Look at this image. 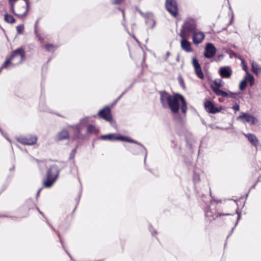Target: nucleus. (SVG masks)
Returning a JSON list of instances; mask_svg holds the SVG:
<instances>
[{"label":"nucleus","mask_w":261,"mask_h":261,"mask_svg":"<svg viewBox=\"0 0 261 261\" xmlns=\"http://www.w3.org/2000/svg\"><path fill=\"white\" fill-rule=\"evenodd\" d=\"M159 94L160 102L163 108H169L172 114H178L180 101L181 112L184 114H186L187 110V102L182 95L179 93L171 95L165 90L159 91Z\"/></svg>","instance_id":"1"},{"label":"nucleus","mask_w":261,"mask_h":261,"mask_svg":"<svg viewBox=\"0 0 261 261\" xmlns=\"http://www.w3.org/2000/svg\"><path fill=\"white\" fill-rule=\"evenodd\" d=\"M196 25L193 18H189L185 20L180 30V37L190 36L191 34L196 31Z\"/></svg>","instance_id":"2"},{"label":"nucleus","mask_w":261,"mask_h":261,"mask_svg":"<svg viewBox=\"0 0 261 261\" xmlns=\"http://www.w3.org/2000/svg\"><path fill=\"white\" fill-rule=\"evenodd\" d=\"M59 173V169L58 166H51L47 172L46 179L43 182L44 186L46 188L50 187L57 179Z\"/></svg>","instance_id":"3"},{"label":"nucleus","mask_w":261,"mask_h":261,"mask_svg":"<svg viewBox=\"0 0 261 261\" xmlns=\"http://www.w3.org/2000/svg\"><path fill=\"white\" fill-rule=\"evenodd\" d=\"M17 56L20 57V59L17 64L21 63L22 61L25 59V51L22 48H19L14 50L12 53L11 56L7 59L5 63L2 66L1 68L2 69L7 68L9 65H15V64L12 63L11 61L13 60L14 58Z\"/></svg>","instance_id":"4"},{"label":"nucleus","mask_w":261,"mask_h":261,"mask_svg":"<svg viewBox=\"0 0 261 261\" xmlns=\"http://www.w3.org/2000/svg\"><path fill=\"white\" fill-rule=\"evenodd\" d=\"M223 81L221 79H216L213 81V84L211 85V88L214 93L218 96H225L227 95L226 91L220 89L223 86Z\"/></svg>","instance_id":"5"},{"label":"nucleus","mask_w":261,"mask_h":261,"mask_svg":"<svg viewBox=\"0 0 261 261\" xmlns=\"http://www.w3.org/2000/svg\"><path fill=\"white\" fill-rule=\"evenodd\" d=\"M166 8L173 17L177 16L178 8L175 0H166Z\"/></svg>","instance_id":"6"},{"label":"nucleus","mask_w":261,"mask_h":261,"mask_svg":"<svg viewBox=\"0 0 261 261\" xmlns=\"http://www.w3.org/2000/svg\"><path fill=\"white\" fill-rule=\"evenodd\" d=\"M127 142L133 143H135V144L138 145V146L136 148H133L132 149V151L133 153H134V154H138L140 152L144 153V154H145L144 162L145 163L146 157H147V150H146V148H145V147L143 145H142L141 143L138 142L137 141H136L135 140L129 138H128Z\"/></svg>","instance_id":"7"},{"label":"nucleus","mask_w":261,"mask_h":261,"mask_svg":"<svg viewBox=\"0 0 261 261\" xmlns=\"http://www.w3.org/2000/svg\"><path fill=\"white\" fill-rule=\"evenodd\" d=\"M18 141L23 145H32L36 143L37 137L36 136L30 135L27 137L19 138H18Z\"/></svg>","instance_id":"8"},{"label":"nucleus","mask_w":261,"mask_h":261,"mask_svg":"<svg viewBox=\"0 0 261 261\" xmlns=\"http://www.w3.org/2000/svg\"><path fill=\"white\" fill-rule=\"evenodd\" d=\"M98 115L100 117L108 122H111L113 120L111 114V109L108 106H106L103 109L100 110L98 112Z\"/></svg>","instance_id":"9"},{"label":"nucleus","mask_w":261,"mask_h":261,"mask_svg":"<svg viewBox=\"0 0 261 261\" xmlns=\"http://www.w3.org/2000/svg\"><path fill=\"white\" fill-rule=\"evenodd\" d=\"M238 119L242 120L244 122H247L250 125L255 124L257 122V119L254 116L245 113H242Z\"/></svg>","instance_id":"10"},{"label":"nucleus","mask_w":261,"mask_h":261,"mask_svg":"<svg viewBox=\"0 0 261 261\" xmlns=\"http://www.w3.org/2000/svg\"><path fill=\"white\" fill-rule=\"evenodd\" d=\"M216 51L214 45L211 43H208L205 46L204 56L206 58H212L215 55Z\"/></svg>","instance_id":"11"},{"label":"nucleus","mask_w":261,"mask_h":261,"mask_svg":"<svg viewBox=\"0 0 261 261\" xmlns=\"http://www.w3.org/2000/svg\"><path fill=\"white\" fill-rule=\"evenodd\" d=\"M69 127L70 128L71 132L73 134V139H82L83 138V135L81 134L83 128L80 126V124L70 125L69 126Z\"/></svg>","instance_id":"12"},{"label":"nucleus","mask_w":261,"mask_h":261,"mask_svg":"<svg viewBox=\"0 0 261 261\" xmlns=\"http://www.w3.org/2000/svg\"><path fill=\"white\" fill-rule=\"evenodd\" d=\"M181 38V40L180 41V45L181 48L187 53H190L192 51L193 49L191 47V43L187 40V39L190 37L189 36L185 37H180Z\"/></svg>","instance_id":"13"},{"label":"nucleus","mask_w":261,"mask_h":261,"mask_svg":"<svg viewBox=\"0 0 261 261\" xmlns=\"http://www.w3.org/2000/svg\"><path fill=\"white\" fill-rule=\"evenodd\" d=\"M192 64L194 67L196 75L199 79L203 80L204 79V75L198 61L196 58H193L192 59Z\"/></svg>","instance_id":"14"},{"label":"nucleus","mask_w":261,"mask_h":261,"mask_svg":"<svg viewBox=\"0 0 261 261\" xmlns=\"http://www.w3.org/2000/svg\"><path fill=\"white\" fill-rule=\"evenodd\" d=\"M204 107L206 111L210 113L215 114L221 111V109L216 107L211 101L205 102Z\"/></svg>","instance_id":"15"},{"label":"nucleus","mask_w":261,"mask_h":261,"mask_svg":"<svg viewBox=\"0 0 261 261\" xmlns=\"http://www.w3.org/2000/svg\"><path fill=\"white\" fill-rule=\"evenodd\" d=\"M205 216L209 221H212L218 217V213L215 210L212 211L210 207H207L204 210Z\"/></svg>","instance_id":"16"},{"label":"nucleus","mask_w":261,"mask_h":261,"mask_svg":"<svg viewBox=\"0 0 261 261\" xmlns=\"http://www.w3.org/2000/svg\"><path fill=\"white\" fill-rule=\"evenodd\" d=\"M219 73L222 78H229L232 74V71L228 66L222 67L219 69Z\"/></svg>","instance_id":"17"},{"label":"nucleus","mask_w":261,"mask_h":261,"mask_svg":"<svg viewBox=\"0 0 261 261\" xmlns=\"http://www.w3.org/2000/svg\"><path fill=\"white\" fill-rule=\"evenodd\" d=\"M193 34V42L195 44L200 43L205 37L204 33L202 32H196V31Z\"/></svg>","instance_id":"18"},{"label":"nucleus","mask_w":261,"mask_h":261,"mask_svg":"<svg viewBox=\"0 0 261 261\" xmlns=\"http://www.w3.org/2000/svg\"><path fill=\"white\" fill-rule=\"evenodd\" d=\"M69 137V132L65 129L59 132L56 137V140L59 141L68 139Z\"/></svg>","instance_id":"19"},{"label":"nucleus","mask_w":261,"mask_h":261,"mask_svg":"<svg viewBox=\"0 0 261 261\" xmlns=\"http://www.w3.org/2000/svg\"><path fill=\"white\" fill-rule=\"evenodd\" d=\"M248 141L254 146L257 147L258 145V140L255 135L252 134H244Z\"/></svg>","instance_id":"20"},{"label":"nucleus","mask_w":261,"mask_h":261,"mask_svg":"<svg viewBox=\"0 0 261 261\" xmlns=\"http://www.w3.org/2000/svg\"><path fill=\"white\" fill-rule=\"evenodd\" d=\"M137 11L140 13V14L146 19V22L147 23L149 20L153 19V14L151 12H146L145 13H143L140 9L136 8Z\"/></svg>","instance_id":"21"},{"label":"nucleus","mask_w":261,"mask_h":261,"mask_svg":"<svg viewBox=\"0 0 261 261\" xmlns=\"http://www.w3.org/2000/svg\"><path fill=\"white\" fill-rule=\"evenodd\" d=\"M18 0H8V3L10 6V11L13 13L15 15L19 17V15L15 12V4Z\"/></svg>","instance_id":"22"},{"label":"nucleus","mask_w":261,"mask_h":261,"mask_svg":"<svg viewBox=\"0 0 261 261\" xmlns=\"http://www.w3.org/2000/svg\"><path fill=\"white\" fill-rule=\"evenodd\" d=\"M46 222H47V223L48 224V225H49V226H50V227H51V228H52V229H53L55 232H56L57 233L58 236L59 238H60V242L61 243V244H62V246H63V247L64 249L65 250V251H66V253L68 254V255L70 256V257H71V256H70V254L69 253V252H68V251H67V250H66V248H65V247H64V244H63V240H62V239H61V236H60V234L59 232L58 231L56 230H55V229L53 227V226L50 224H49V223L48 222V221H47V220L46 219Z\"/></svg>","instance_id":"23"},{"label":"nucleus","mask_w":261,"mask_h":261,"mask_svg":"<svg viewBox=\"0 0 261 261\" xmlns=\"http://www.w3.org/2000/svg\"><path fill=\"white\" fill-rule=\"evenodd\" d=\"M5 20L10 23H13L15 22V19L11 15L6 13L4 16Z\"/></svg>","instance_id":"24"},{"label":"nucleus","mask_w":261,"mask_h":261,"mask_svg":"<svg viewBox=\"0 0 261 261\" xmlns=\"http://www.w3.org/2000/svg\"><path fill=\"white\" fill-rule=\"evenodd\" d=\"M245 78H246L247 82L248 81L249 83L251 86L254 84V78L252 74L249 73L248 72H247V74L245 76Z\"/></svg>","instance_id":"25"},{"label":"nucleus","mask_w":261,"mask_h":261,"mask_svg":"<svg viewBox=\"0 0 261 261\" xmlns=\"http://www.w3.org/2000/svg\"><path fill=\"white\" fill-rule=\"evenodd\" d=\"M98 132L97 129L95 126L90 124L87 126V133L89 134H97Z\"/></svg>","instance_id":"26"},{"label":"nucleus","mask_w":261,"mask_h":261,"mask_svg":"<svg viewBox=\"0 0 261 261\" xmlns=\"http://www.w3.org/2000/svg\"><path fill=\"white\" fill-rule=\"evenodd\" d=\"M116 136H115V135L114 134H110L108 135H102L100 137V138L103 140H115V138Z\"/></svg>","instance_id":"27"},{"label":"nucleus","mask_w":261,"mask_h":261,"mask_svg":"<svg viewBox=\"0 0 261 261\" xmlns=\"http://www.w3.org/2000/svg\"><path fill=\"white\" fill-rule=\"evenodd\" d=\"M38 21H39V20H37L36 21V23L35 24V33L36 36L37 37L38 40L40 42H42L43 41L44 39L43 38L41 37L40 34H39L37 31V24H38Z\"/></svg>","instance_id":"28"},{"label":"nucleus","mask_w":261,"mask_h":261,"mask_svg":"<svg viewBox=\"0 0 261 261\" xmlns=\"http://www.w3.org/2000/svg\"><path fill=\"white\" fill-rule=\"evenodd\" d=\"M25 3L26 7H25V10L24 12L22 14H21L19 15V17H23L27 15L29 10V0H23Z\"/></svg>","instance_id":"29"},{"label":"nucleus","mask_w":261,"mask_h":261,"mask_svg":"<svg viewBox=\"0 0 261 261\" xmlns=\"http://www.w3.org/2000/svg\"><path fill=\"white\" fill-rule=\"evenodd\" d=\"M44 47L45 49L49 52H53L56 48L54 45L52 44H46L45 45Z\"/></svg>","instance_id":"30"},{"label":"nucleus","mask_w":261,"mask_h":261,"mask_svg":"<svg viewBox=\"0 0 261 261\" xmlns=\"http://www.w3.org/2000/svg\"><path fill=\"white\" fill-rule=\"evenodd\" d=\"M88 117H85L82 119L78 124H80V126L82 127V128H83L84 126H86L88 124Z\"/></svg>","instance_id":"31"},{"label":"nucleus","mask_w":261,"mask_h":261,"mask_svg":"<svg viewBox=\"0 0 261 261\" xmlns=\"http://www.w3.org/2000/svg\"><path fill=\"white\" fill-rule=\"evenodd\" d=\"M247 86V81L246 78H244V79L241 81L240 84L239 88L240 90H243L246 88Z\"/></svg>","instance_id":"32"},{"label":"nucleus","mask_w":261,"mask_h":261,"mask_svg":"<svg viewBox=\"0 0 261 261\" xmlns=\"http://www.w3.org/2000/svg\"><path fill=\"white\" fill-rule=\"evenodd\" d=\"M251 68L252 71L253 73H254L256 74H258L259 68L258 67V65L256 63L253 62L251 65Z\"/></svg>","instance_id":"33"},{"label":"nucleus","mask_w":261,"mask_h":261,"mask_svg":"<svg viewBox=\"0 0 261 261\" xmlns=\"http://www.w3.org/2000/svg\"><path fill=\"white\" fill-rule=\"evenodd\" d=\"M237 214H238L237 221L236 223L234 226L231 229V231H230L229 234L227 236V238H228L232 234V232H233L235 227L236 226V225H237V224L238 223V221L240 220V219L241 218V214L240 213L239 214L238 212H237Z\"/></svg>","instance_id":"34"},{"label":"nucleus","mask_w":261,"mask_h":261,"mask_svg":"<svg viewBox=\"0 0 261 261\" xmlns=\"http://www.w3.org/2000/svg\"><path fill=\"white\" fill-rule=\"evenodd\" d=\"M226 93L227 94V95L225 96H221L222 97H230V98H236V93H233L231 91H228V92H226Z\"/></svg>","instance_id":"35"},{"label":"nucleus","mask_w":261,"mask_h":261,"mask_svg":"<svg viewBox=\"0 0 261 261\" xmlns=\"http://www.w3.org/2000/svg\"><path fill=\"white\" fill-rule=\"evenodd\" d=\"M76 150H77V147L72 150V151H71L70 154V156H69L70 160H72L74 158L75 153L76 152Z\"/></svg>","instance_id":"36"},{"label":"nucleus","mask_w":261,"mask_h":261,"mask_svg":"<svg viewBox=\"0 0 261 261\" xmlns=\"http://www.w3.org/2000/svg\"><path fill=\"white\" fill-rule=\"evenodd\" d=\"M17 34H20L22 33L23 30H24V26L23 24H20L18 25L17 27Z\"/></svg>","instance_id":"37"},{"label":"nucleus","mask_w":261,"mask_h":261,"mask_svg":"<svg viewBox=\"0 0 261 261\" xmlns=\"http://www.w3.org/2000/svg\"><path fill=\"white\" fill-rule=\"evenodd\" d=\"M128 137H124V136H116V137L115 138V140H121V141H126V142L128 141Z\"/></svg>","instance_id":"38"},{"label":"nucleus","mask_w":261,"mask_h":261,"mask_svg":"<svg viewBox=\"0 0 261 261\" xmlns=\"http://www.w3.org/2000/svg\"><path fill=\"white\" fill-rule=\"evenodd\" d=\"M193 180L195 182H198L200 180V176L198 174H195L193 176Z\"/></svg>","instance_id":"39"},{"label":"nucleus","mask_w":261,"mask_h":261,"mask_svg":"<svg viewBox=\"0 0 261 261\" xmlns=\"http://www.w3.org/2000/svg\"><path fill=\"white\" fill-rule=\"evenodd\" d=\"M232 109H233V110L235 111V112H237V111H239V110H240V106L239 105L236 103L232 107Z\"/></svg>","instance_id":"40"},{"label":"nucleus","mask_w":261,"mask_h":261,"mask_svg":"<svg viewBox=\"0 0 261 261\" xmlns=\"http://www.w3.org/2000/svg\"><path fill=\"white\" fill-rule=\"evenodd\" d=\"M133 86V84L130 86V87L129 88H128L127 89H125L120 95L118 97V99H120L123 95L125 94V93L128 91V90L130 88L132 87Z\"/></svg>","instance_id":"41"},{"label":"nucleus","mask_w":261,"mask_h":261,"mask_svg":"<svg viewBox=\"0 0 261 261\" xmlns=\"http://www.w3.org/2000/svg\"><path fill=\"white\" fill-rule=\"evenodd\" d=\"M242 63L243 64V69L247 73V72H248V68L246 64H245L244 61H242Z\"/></svg>","instance_id":"42"},{"label":"nucleus","mask_w":261,"mask_h":261,"mask_svg":"<svg viewBox=\"0 0 261 261\" xmlns=\"http://www.w3.org/2000/svg\"><path fill=\"white\" fill-rule=\"evenodd\" d=\"M123 1V0H114L113 3L116 5H120L122 3Z\"/></svg>","instance_id":"43"},{"label":"nucleus","mask_w":261,"mask_h":261,"mask_svg":"<svg viewBox=\"0 0 261 261\" xmlns=\"http://www.w3.org/2000/svg\"><path fill=\"white\" fill-rule=\"evenodd\" d=\"M228 53L229 54V56L230 58H232L233 56L236 55V53L232 50H229Z\"/></svg>","instance_id":"44"},{"label":"nucleus","mask_w":261,"mask_h":261,"mask_svg":"<svg viewBox=\"0 0 261 261\" xmlns=\"http://www.w3.org/2000/svg\"><path fill=\"white\" fill-rule=\"evenodd\" d=\"M218 217L223 216H229L231 214L229 213H218Z\"/></svg>","instance_id":"45"},{"label":"nucleus","mask_w":261,"mask_h":261,"mask_svg":"<svg viewBox=\"0 0 261 261\" xmlns=\"http://www.w3.org/2000/svg\"><path fill=\"white\" fill-rule=\"evenodd\" d=\"M179 83H180V85L181 86H182V87L185 86L184 82V80L182 79H180Z\"/></svg>","instance_id":"46"},{"label":"nucleus","mask_w":261,"mask_h":261,"mask_svg":"<svg viewBox=\"0 0 261 261\" xmlns=\"http://www.w3.org/2000/svg\"><path fill=\"white\" fill-rule=\"evenodd\" d=\"M256 186V184H254L253 186H252V187H251V188L250 189V190H249L248 193L246 194V196H248V194H249V193L250 192V190L252 189H254Z\"/></svg>","instance_id":"47"},{"label":"nucleus","mask_w":261,"mask_h":261,"mask_svg":"<svg viewBox=\"0 0 261 261\" xmlns=\"http://www.w3.org/2000/svg\"><path fill=\"white\" fill-rule=\"evenodd\" d=\"M37 210L38 211L39 213H40V214H41L43 217H44V216L43 213L41 211H40V210L38 207L37 208Z\"/></svg>","instance_id":"48"},{"label":"nucleus","mask_w":261,"mask_h":261,"mask_svg":"<svg viewBox=\"0 0 261 261\" xmlns=\"http://www.w3.org/2000/svg\"><path fill=\"white\" fill-rule=\"evenodd\" d=\"M41 190H42V188H40V189H39L38 190V192H37V194H36V196H39V193H40V191H41Z\"/></svg>","instance_id":"49"},{"label":"nucleus","mask_w":261,"mask_h":261,"mask_svg":"<svg viewBox=\"0 0 261 261\" xmlns=\"http://www.w3.org/2000/svg\"><path fill=\"white\" fill-rule=\"evenodd\" d=\"M120 10L122 11V15H123V19H124V18H125L124 10H121V9H120Z\"/></svg>","instance_id":"50"},{"label":"nucleus","mask_w":261,"mask_h":261,"mask_svg":"<svg viewBox=\"0 0 261 261\" xmlns=\"http://www.w3.org/2000/svg\"><path fill=\"white\" fill-rule=\"evenodd\" d=\"M150 231L151 232L152 235L154 234H156V231H152L150 229Z\"/></svg>","instance_id":"51"},{"label":"nucleus","mask_w":261,"mask_h":261,"mask_svg":"<svg viewBox=\"0 0 261 261\" xmlns=\"http://www.w3.org/2000/svg\"><path fill=\"white\" fill-rule=\"evenodd\" d=\"M81 196V193L80 192V193L79 194V198H78L77 202H79Z\"/></svg>","instance_id":"52"},{"label":"nucleus","mask_w":261,"mask_h":261,"mask_svg":"<svg viewBox=\"0 0 261 261\" xmlns=\"http://www.w3.org/2000/svg\"><path fill=\"white\" fill-rule=\"evenodd\" d=\"M170 55V53L169 51H167L166 53V56L167 57H168Z\"/></svg>","instance_id":"53"},{"label":"nucleus","mask_w":261,"mask_h":261,"mask_svg":"<svg viewBox=\"0 0 261 261\" xmlns=\"http://www.w3.org/2000/svg\"><path fill=\"white\" fill-rule=\"evenodd\" d=\"M120 99H118V97L116 99L115 101V103H116L117 102V101L119 100Z\"/></svg>","instance_id":"54"},{"label":"nucleus","mask_w":261,"mask_h":261,"mask_svg":"<svg viewBox=\"0 0 261 261\" xmlns=\"http://www.w3.org/2000/svg\"><path fill=\"white\" fill-rule=\"evenodd\" d=\"M0 132H1V133L3 134V131L2 130V129L0 128Z\"/></svg>","instance_id":"55"},{"label":"nucleus","mask_w":261,"mask_h":261,"mask_svg":"<svg viewBox=\"0 0 261 261\" xmlns=\"http://www.w3.org/2000/svg\"><path fill=\"white\" fill-rule=\"evenodd\" d=\"M7 139L9 141H10L9 138H7Z\"/></svg>","instance_id":"56"},{"label":"nucleus","mask_w":261,"mask_h":261,"mask_svg":"<svg viewBox=\"0 0 261 261\" xmlns=\"http://www.w3.org/2000/svg\"><path fill=\"white\" fill-rule=\"evenodd\" d=\"M5 217V216H0V217Z\"/></svg>","instance_id":"57"},{"label":"nucleus","mask_w":261,"mask_h":261,"mask_svg":"<svg viewBox=\"0 0 261 261\" xmlns=\"http://www.w3.org/2000/svg\"><path fill=\"white\" fill-rule=\"evenodd\" d=\"M154 24H155V21H153V25H154Z\"/></svg>","instance_id":"58"}]
</instances>
